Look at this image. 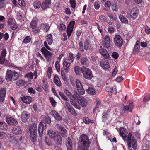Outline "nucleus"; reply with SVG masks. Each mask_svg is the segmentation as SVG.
<instances>
[{"instance_id":"27","label":"nucleus","mask_w":150,"mask_h":150,"mask_svg":"<svg viewBox=\"0 0 150 150\" xmlns=\"http://www.w3.org/2000/svg\"><path fill=\"white\" fill-rule=\"evenodd\" d=\"M21 99L24 103L30 104L32 100V98L30 96H25L21 97Z\"/></svg>"},{"instance_id":"25","label":"nucleus","mask_w":150,"mask_h":150,"mask_svg":"<svg viewBox=\"0 0 150 150\" xmlns=\"http://www.w3.org/2000/svg\"><path fill=\"white\" fill-rule=\"evenodd\" d=\"M12 132L14 134L18 135L21 134L22 133V131L21 127L19 126L14 127L13 128Z\"/></svg>"},{"instance_id":"18","label":"nucleus","mask_w":150,"mask_h":150,"mask_svg":"<svg viewBox=\"0 0 150 150\" xmlns=\"http://www.w3.org/2000/svg\"><path fill=\"white\" fill-rule=\"evenodd\" d=\"M6 119L7 123L10 125H16L17 124L16 120L12 117H6Z\"/></svg>"},{"instance_id":"6","label":"nucleus","mask_w":150,"mask_h":150,"mask_svg":"<svg viewBox=\"0 0 150 150\" xmlns=\"http://www.w3.org/2000/svg\"><path fill=\"white\" fill-rule=\"evenodd\" d=\"M81 71L83 77L87 79H91L93 77V74L91 70L88 68L83 67H82Z\"/></svg>"},{"instance_id":"7","label":"nucleus","mask_w":150,"mask_h":150,"mask_svg":"<svg viewBox=\"0 0 150 150\" xmlns=\"http://www.w3.org/2000/svg\"><path fill=\"white\" fill-rule=\"evenodd\" d=\"M76 86L78 93L80 94L83 95L85 93V90L80 80L78 79L75 81Z\"/></svg>"},{"instance_id":"8","label":"nucleus","mask_w":150,"mask_h":150,"mask_svg":"<svg viewBox=\"0 0 150 150\" xmlns=\"http://www.w3.org/2000/svg\"><path fill=\"white\" fill-rule=\"evenodd\" d=\"M41 51L44 55L46 60L48 61H49L52 57V53L48 51L45 47L42 48Z\"/></svg>"},{"instance_id":"59","label":"nucleus","mask_w":150,"mask_h":150,"mask_svg":"<svg viewBox=\"0 0 150 150\" xmlns=\"http://www.w3.org/2000/svg\"><path fill=\"white\" fill-rule=\"evenodd\" d=\"M25 77L29 79H31L33 78V74L32 73H28L25 75Z\"/></svg>"},{"instance_id":"64","label":"nucleus","mask_w":150,"mask_h":150,"mask_svg":"<svg viewBox=\"0 0 150 150\" xmlns=\"http://www.w3.org/2000/svg\"><path fill=\"white\" fill-rule=\"evenodd\" d=\"M104 5L106 7L109 8L111 5V3L110 1H107L105 2Z\"/></svg>"},{"instance_id":"1","label":"nucleus","mask_w":150,"mask_h":150,"mask_svg":"<svg viewBox=\"0 0 150 150\" xmlns=\"http://www.w3.org/2000/svg\"><path fill=\"white\" fill-rule=\"evenodd\" d=\"M80 140L77 150H88L90 143L88 136L86 135H82L81 136Z\"/></svg>"},{"instance_id":"32","label":"nucleus","mask_w":150,"mask_h":150,"mask_svg":"<svg viewBox=\"0 0 150 150\" xmlns=\"http://www.w3.org/2000/svg\"><path fill=\"white\" fill-rule=\"evenodd\" d=\"M80 62L81 64L86 65L87 66L89 65V63L88 59L86 57H82L81 59Z\"/></svg>"},{"instance_id":"60","label":"nucleus","mask_w":150,"mask_h":150,"mask_svg":"<svg viewBox=\"0 0 150 150\" xmlns=\"http://www.w3.org/2000/svg\"><path fill=\"white\" fill-rule=\"evenodd\" d=\"M9 26L12 30H15L18 28V26L14 23L12 24Z\"/></svg>"},{"instance_id":"40","label":"nucleus","mask_w":150,"mask_h":150,"mask_svg":"<svg viewBox=\"0 0 150 150\" xmlns=\"http://www.w3.org/2000/svg\"><path fill=\"white\" fill-rule=\"evenodd\" d=\"M7 128V125L5 122L0 121V129L1 130H6Z\"/></svg>"},{"instance_id":"61","label":"nucleus","mask_w":150,"mask_h":150,"mask_svg":"<svg viewBox=\"0 0 150 150\" xmlns=\"http://www.w3.org/2000/svg\"><path fill=\"white\" fill-rule=\"evenodd\" d=\"M8 137L10 142L12 143L13 144L15 142L16 140L13 137L9 135Z\"/></svg>"},{"instance_id":"50","label":"nucleus","mask_w":150,"mask_h":150,"mask_svg":"<svg viewBox=\"0 0 150 150\" xmlns=\"http://www.w3.org/2000/svg\"><path fill=\"white\" fill-rule=\"evenodd\" d=\"M64 92L66 95L69 98H70L72 96V94L68 89H64Z\"/></svg>"},{"instance_id":"37","label":"nucleus","mask_w":150,"mask_h":150,"mask_svg":"<svg viewBox=\"0 0 150 150\" xmlns=\"http://www.w3.org/2000/svg\"><path fill=\"white\" fill-rule=\"evenodd\" d=\"M83 122L87 124L91 123H93L94 122V121L93 120H90L88 117H83Z\"/></svg>"},{"instance_id":"26","label":"nucleus","mask_w":150,"mask_h":150,"mask_svg":"<svg viewBox=\"0 0 150 150\" xmlns=\"http://www.w3.org/2000/svg\"><path fill=\"white\" fill-rule=\"evenodd\" d=\"M40 28L44 32H46L49 29L50 26L48 24L46 23H44L41 24Z\"/></svg>"},{"instance_id":"57","label":"nucleus","mask_w":150,"mask_h":150,"mask_svg":"<svg viewBox=\"0 0 150 150\" xmlns=\"http://www.w3.org/2000/svg\"><path fill=\"white\" fill-rule=\"evenodd\" d=\"M134 120L136 123L137 125H139L140 123L139 117L136 115L134 117Z\"/></svg>"},{"instance_id":"45","label":"nucleus","mask_w":150,"mask_h":150,"mask_svg":"<svg viewBox=\"0 0 150 150\" xmlns=\"http://www.w3.org/2000/svg\"><path fill=\"white\" fill-rule=\"evenodd\" d=\"M50 103L53 107H55L57 103L54 99L52 97L49 98Z\"/></svg>"},{"instance_id":"5","label":"nucleus","mask_w":150,"mask_h":150,"mask_svg":"<svg viewBox=\"0 0 150 150\" xmlns=\"http://www.w3.org/2000/svg\"><path fill=\"white\" fill-rule=\"evenodd\" d=\"M139 14V11L137 7H134L128 10L126 16L129 18L130 16L132 19L134 20L138 17Z\"/></svg>"},{"instance_id":"21","label":"nucleus","mask_w":150,"mask_h":150,"mask_svg":"<svg viewBox=\"0 0 150 150\" xmlns=\"http://www.w3.org/2000/svg\"><path fill=\"white\" fill-rule=\"evenodd\" d=\"M66 145L68 150H72L73 148V144L70 138H68L66 141Z\"/></svg>"},{"instance_id":"36","label":"nucleus","mask_w":150,"mask_h":150,"mask_svg":"<svg viewBox=\"0 0 150 150\" xmlns=\"http://www.w3.org/2000/svg\"><path fill=\"white\" fill-rule=\"evenodd\" d=\"M119 18L121 21L125 24L128 23V20L122 15H120L119 16Z\"/></svg>"},{"instance_id":"30","label":"nucleus","mask_w":150,"mask_h":150,"mask_svg":"<svg viewBox=\"0 0 150 150\" xmlns=\"http://www.w3.org/2000/svg\"><path fill=\"white\" fill-rule=\"evenodd\" d=\"M139 42L140 41L139 40H137L136 42V44L134 47V48L133 50V53L134 54L137 53L139 51L140 48Z\"/></svg>"},{"instance_id":"3","label":"nucleus","mask_w":150,"mask_h":150,"mask_svg":"<svg viewBox=\"0 0 150 150\" xmlns=\"http://www.w3.org/2000/svg\"><path fill=\"white\" fill-rule=\"evenodd\" d=\"M20 74L14 71H11L10 70H8L6 72V79L7 81L17 80L19 77Z\"/></svg>"},{"instance_id":"52","label":"nucleus","mask_w":150,"mask_h":150,"mask_svg":"<svg viewBox=\"0 0 150 150\" xmlns=\"http://www.w3.org/2000/svg\"><path fill=\"white\" fill-rule=\"evenodd\" d=\"M37 134H30V139L32 142H35L36 140Z\"/></svg>"},{"instance_id":"23","label":"nucleus","mask_w":150,"mask_h":150,"mask_svg":"<svg viewBox=\"0 0 150 150\" xmlns=\"http://www.w3.org/2000/svg\"><path fill=\"white\" fill-rule=\"evenodd\" d=\"M6 54V50L4 49L1 52V55H0V64H2L4 63L5 61V56Z\"/></svg>"},{"instance_id":"38","label":"nucleus","mask_w":150,"mask_h":150,"mask_svg":"<svg viewBox=\"0 0 150 150\" xmlns=\"http://www.w3.org/2000/svg\"><path fill=\"white\" fill-rule=\"evenodd\" d=\"M54 81L55 84L58 86H60L61 85V83L59 77L55 76L54 78Z\"/></svg>"},{"instance_id":"12","label":"nucleus","mask_w":150,"mask_h":150,"mask_svg":"<svg viewBox=\"0 0 150 150\" xmlns=\"http://www.w3.org/2000/svg\"><path fill=\"white\" fill-rule=\"evenodd\" d=\"M75 25V22L74 21H71L67 27V32L68 38L71 36V33L72 32Z\"/></svg>"},{"instance_id":"34","label":"nucleus","mask_w":150,"mask_h":150,"mask_svg":"<svg viewBox=\"0 0 150 150\" xmlns=\"http://www.w3.org/2000/svg\"><path fill=\"white\" fill-rule=\"evenodd\" d=\"M9 136V134L8 133L3 131L0 132V139H1L3 140L6 139Z\"/></svg>"},{"instance_id":"39","label":"nucleus","mask_w":150,"mask_h":150,"mask_svg":"<svg viewBox=\"0 0 150 150\" xmlns=\"http://www.w3.org/2000/svg\"><path fill=\"white\" fill-rule=\"evenodd\" d=\"M46 39L49 45H51L52 43L53 40L52 35L51 34H48L46 36Z\"/></svg>"},{"instance_id":"10","label":"nucleus","mask_w":150,"mask_h":150,"mask_svg":"<svg viewBox=\"0 0 150 150\" xmlns=\"http://www.w3.org/2000/svg\"><path fill=\"white\" fill-rule=\"evenodd\" d=\"M109 58L103 59L100 62V65L104 69H108L110 67L109 63Z\"/></svg>"},{"instance_id":"13","label":"nucleus","mask_w":150,"mask_h":150,"mask_svg":"<svg viewBox=\"0 0 150 150\" xmlns=\"http://www.w3.org/2000/svg\"><path fill=\"white\" fill-rule=\"evenodd\" d=\"M65 105L70 113L74 116H76L77 114L71 105L68 102L65 103Z\"/></svg>"},{"instance_id":"43","label":"nucleus","mask_w":150,"mask_h":150,"mask_svg":"<svg viewBox=\"0 0 150 150\" xmlns=\"http://www.w3.org/2000/svg\"><path fill=\"white\" fill-rule=\"evenodd\" d=\"M25 81L23 80H20L17 81L16 84L18 86H22L24 85Z\"/></svg>"},{"instance_id":"63","label":"nucleus","mask_w":150,"mask_h":150,"mask_svg":"<svg viewBox=\"0 0 150 150\" xmlns=\"http://www.w3.org/2000/svg\"><path fill=\"white\" fill-rule=\"evenodd\" d=\"M99 20L101 22H105L106 20V18L103 15H101L99 17Z\"/></svg>"},{"instance_id":"49","label":"nucleus","mask_w":150,"mask_h":150,"mask_svg":"<svg viewBox=\"0 0 150 150\" xmlns=\"http://www.w3.org/2000/svg\"><path fill=\"white\" fill-rule=\"evenodd\" d=\"M55 67L58 72H59L60 71V64L59 62L57 61L55 64Z\"/></svg>"},{"instance_id":"55","label":"nucleus","mask_w":150,"mask_h":150,"mask_svg":"<svg viewBox=\"0 0 150 150\" xmlns=\"http://www.w3.org/2000/svg\"><path fill=\"white\" fill-rule=\"evenodd\" d=\"M18 3L20 6L23 7L25 6V2L23 0H19L18 1Z\"/></svg>"},{"instance_id":"51","label":"nucleus","mask_w":150,"mask_h":150,"mask_svg":"<svg viewBox=\"0 0 150 150\" xmlns=\"http://www.w3.org/2000/svg\"><path fill=\"white\" fill-rule=\"evenodd\" d=\"M31 40V38L29 36H26L23 40V42L25 44L28 43Z\"/></svg>"},{"instance_id":"44","label":"nucleus","mask_w":150,"mask_h":150,"mask_svg":"<svg viewBox=\"0 0 150 150\" xmlns=\"http://www.w3.org/2000/svg\"><path fill=\"white\" fill-rule=\"evenodd\" d=\"M120 135L123 138V137L125 136V132L124 128L122 127H120Z\"/></svg>"},{"instance_id":"35","label":"nucleus","mask_w":150,"mask_h":150,"mask_svg":"<svg viewBox=\"0 0 150 150\" xmlns=\"http://www.w3.org/2000/svg\"><path fill=\"white\" fill-rule=\"evenodd\" d=\"M133 104L132 103H131L129 105L125 106L124 110L125 111L131 112L133 108Z\"/></svg>"},{"instance_id":"46","label":"nucleus","mask_w":150,"mask_h":150,"mask_svg":"<svg viewBox=\"0 0 150 150\" xmlns=\"http://www.w3.org/2000/svg\"><path fill=\"white\" fill-rule=\"evenodd\" d=\"M52 73V69L51 67H48L47 70V74L48 78L50 79L51 77V74Z\"/></svg>"},{"instance_id":"2","label":"nucleus","mask_w":150,"mask_h":150,"mask_svg":"<svg viewBox=\"0 0 150 150\" xmlns=\"http://www.w3.org/2000/svg\"><path fill=\"white\" fill-rule=\"evenodd\" d=\"M47 134L50 138L54 140L57 144H61L62 143L61 137L58 133L50 130L48 131Z\"/></svg>"},{"instance_id":"29","label":"nucleus","mask_w":150,"mask_h":150,"mask_svg":"<svg viewBox=\"0 0 150 150\" xmlns=\"http://www.w3.org/2000/svg\"><path fill=\"white\" fill-rule=\"evenodd\" d=\"M6 95V90L2 88L0 90V101L3 102L4 99V97Z\"/></svg>"},{"instance_id":"11","label":"nucleus","mask_w":150,"mask_h":150,"mask_svg":"<svg viewBox=\"0 0 150 150\" xmlns=\"http://www.w3.org/2000/svg\"><path fill=\"white\" fill-rule=\"evenodd\" d=\"M56 127L59 131V132L61 136L64 137H66L67 135V133L66 130L59 124H57Z\"/></svg>"},{"instance_id":"54","label":"nucleus","mask_w":150,"mask_h":150,"mask_svg":"<svg viewBox=\"0 0 150 150\" xmlns=\"http://www.w3.org/2000/svg\"><path fill=\"white\" fill-rule=\"evenodd\" d=\"M108 16L112 20L114 21H116L117 18L116 16L115 15H113L110 13H108Z\"/></svg>"},{"instance_id":"22","label":"nucleus","mask_w":150,"mask_h":150,"mask_svg":"<svg viewBox=\"0 0 150 150\" xmlns=\"http://www.w3.org/2000/svg\"><path fill=\"white\" fill-rule=\"evenodd\" d=\"M99 51L101 55L105 58V59L109 58V54L104 48L102 47L101 46H100V49L99 50Z\"/></svg>"},{"instance_id":"47","label":"nucleus","mask_w":150,"mask_h":150,"mask_svg":"<svg viewBox=\"0 0 150 150\" xmlns=\"http://www.w3.org/2000/svg\"><path fill=\"white\" fill-rule=\"evenodd\" d=\"M100 7V2L98 1H95L94 3V8L97 10L99 9Z\"/></svg>"},{"instance_id":"53","label":"nucleus","mask_w":150,"mask_h":150,"mask_svg":"<svg viewBox=\"0 0 150 150\" xmlns=\"http://www.w3.org/2000/svg\"><path fill=\"white\" fill-rule=\"evenodd\" d=\"M70 3L71 7L73 9H74L76 6L75 0H69Z\"/></svg>"},{"instance_id":"24","label":"nucleus","mask_w":150,"mask_h":150,"mask_svg":"<svg viewBox=\"0 0 150 150\" xmlns=\"http://www.w3.org/2000/svg\"><path fill=\"white\" fill-rule=\"evenodd\" d=\"M78 103L82 107H86L88 105L87 100L83 98L79 99L78 100Z\"/></svg>"},{"instance_id":"14","label":"nucleus","mask_w":150,"mask_h":150,"mask_svg":"<svg viewBox=\"0 0 150 150\" xmlns=\"http://www.w3.org/2000/svg\"><path fill=\"white\" fill-rule=\"evenodd\" d=\"M110 40L109 36L106 35L103 38V46L107 48H109L110 46Z\"/></svg>"},{"instance_id":"16","label":"nucleus","mask_w":150,"mask_h":150,"mask_svg":"<svg viewBox=\"0 0 150 150\" xmlns=\"http://www.w3.org/2000/svg\"><path fill=\"white\" fill-rule=\"evenodd\" d=\"M30 116V115L26 111H23L21 115V120L24 122H25Z\"/></svg>"},{"instance_id":"58","label":"nucleus","mask_w":150,"mask_h":150,"mask_svg":"<svg viewBox=\"0 0 150 150\" xmlns=\"http://www.w3.org/2000/svg\"><path fill=\"white\" fill-rule=\"evenodd\" d=\"M59 28L61 31H63L64 30H65L66 29V26L63 23L60 24Z\"/></svg>"},{"instance_id":"41","label":"nucleus","mask_w":150,"mask_h":150,"mask_svg":"<svg viewBox=\"0 0 150 150\" xmlns=\"http://www.w3.org/2000/svg\"><path fill=\"white\" fill-rule=\"evenodd\" d=\"M86 91L89 94L91 95H95L96 94V91L93 88L89 87Z\"/></svg>"},{"instance_id":"19","label":"nucleus","mask_w":150,"mask_h":150,"mask_svg":"<svg viewBox=\"0 0 150 150\" xmlns=\"http://www.w3.org/2000/svg\"><path fill=\"white\" fill-rule=\"evenodd\" d=\"M29 130L31 134H37V125L35 124H33L29 127Z\"/></svg>"},{"instance_id":"56","label":"nucleus","mask_w":150,"mask_h":150,"mask_svg":"<svg viewBox=\"0 0 150 150\" xmlns=\"http://www.w3.org/2000/svg\"><path fill=\"white\" fill-rule=\"evenodd\" d=\"M59 94L62 98L65 101H67L69 100V99L64 95V93L62 92H59Z\"/></svg>"},{"instance_id":"28","label":"nucleus","mask_w":150,"mask_h":150,"mask_svg":"<svg viewBox=\"0 0 150 150\" xmlns=\"http://www.w3.org/2000/svg\"><path fill=\"white\" fill-rule=\"evenodd\" d=\"M106 91L108 92H111L113 93H116V89L115 86H107L106 88Z\"/></svg>"},{"instance_id":"15","label":"nucleus","mask_w":150,"mask_h":150,"mask_svg":"<svg viewBox=\"0 0 150 150\" xmlns=\"http://www.w3.org/2000/svg\"><path fill=\"white\" fill-rule=\"evenodd\" d=\"M45 125V124L44 121L42 120L39 124L38 126V132L40 137H42V132L44 126Z\"/></svg>"},{"instance_id":"42","label":"nucleus","mask_w":150,"mask_h":150,"mask_svg":"<svg viewBox=\"0 0 150 150\" xmlns=\"http://www.w3.org/2000/svg\"><path fill=\"white\" fill-rule=\"evenodd\" d=\"M33 5L35 8L36 9L40 8L41 6V3L40 2L38 1H35L33 3Z\"/></svg>"},{"instance_id":"48","label":"nucleus","mask_w":150,"mask_h":150,"mask_svg":"<svg viewBox=\"0 0 150 150\" xmlns=\"http://www.w3.org/2000/svg\"><path fill=\"white\" fill-rule=\"evenodd\" d=\"M100 104V101L99 98H97L96 99V106L95 109L93 110V112H95L97 108H98Z\"/></svg>"},{"instance_id":"31","label":"nucleus","mask_w":150,"mask_h":150,"mask_svg":"<svg viewBox=\"0 0 150 150\" xmlns=\"http://www.w3.org/2000/svg\"><path fill=\"white\" fill-rule=\"evenodd\" d=\"M74 59L73 54L71 53H70L69 56L64 60V61H66L69 63L72 62Z\"/></svg>"},{"instance_id":"9","label":"nucleus","mask_w":150,"mask_h":150,"mask_svg":"<svg viewBox=\"0 0 150 150\" xmlns=\"http://www.w3.org/2000/svg\"><path fill=\"white\" fill-rule=\"evenodd\" d=\"M115 45L118 47H121L123 44V40L121 37L118 35H115L114 38Z\"/></svg>"},{"instance_id":"20","label":"nucleus","mask_w":150,"mask_h":150,"mask_svg":"<svg viewBox=\"0 0 150 150\" xmlns=\"http://www.w3.org/2000/svg\"><path fill=\"white\" fill-rule=\"evenodd\" d=\"M51 3L50 0H45L42 3L41 8L43 10L46 9L50 7Z\"/></svg>"},{"instance_id":"33","label":"nucleus","mask_w":150,"mask_h":150,"mask_svg":"<svg viewBox=\"0 0 150 150\" xmlns=\"http://www.w3.org/2000/svg\"><path fill=\"white\" fill-rule=\"evenodd\" d=\"M64 69L66 72H68L70 69L71 63L67 62L66 61H63Z\"/></svg>"},{"instance_id":"62","label":"nucleus","mask_w":150,"mask_h":150,"mask_svg":"<svg viewBox=\"0 0 150 150\" xmlns=\"http://www.w3.org/2000/svg\"><path fill=\"white\" fill-rule=\"evenodd\" d=\"M74 71L77 75H79V72L80 67L78 66H76L74 68Z\"/></svg>"},{"instance_id":"17","label":"nucleus","mask_w":150,"mask_h":150,"mask_svg":"<svg viewBox=\"0 0 150 150\" xmlns=\"http://www.w3.org/2000/svg\"><path fill=\"white\" fill-rule=\"evenodd\" d=\"M38 21V18L37 17L34 18L30 23V26L33 29V31L36 33L35 30V28L37 25V23Z\"/></svg>"},{"instance_id":"4","label":"nucleus","mask_w":150,"mask_h":150,"mask_svg":"<svg viewBox=\"0 0 150 150\" xmlns=\"http://www.w3.org/2000/svg\"><path fill=\"white\" fill-rule=\"evenodd\" d=\"M132 133H129L127 137L125 135L123 138V140L127 141L128 142V146L129 147H131V145L134 149H135L137 147V144L136 143V141L134 137H132L131 139Z\"/></svg>"}]
</instances>
